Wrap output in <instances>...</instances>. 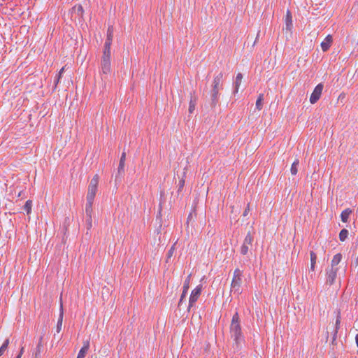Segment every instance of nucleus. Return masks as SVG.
<instances>
[{
  "mask_svg": "<svg viewBox=\"0 0 358 358\" xmlns=\"http://www.w3.org/2000/svg\"><path fill=\"white\" fill-rule=\"evenodd\" d=\"M223 73H219L213 79L211 90L209 92L208 103L212 109H214L220 100V90H222Z\"/></svg>",
  "mask_w": 358,
  "mask_h": 358,
  "instance_id": "1",
  "label": "nucleus"
},
{
  "mask_svg": "<svg viewBox=\"0 0 358 358\" xmlns=\"http://www.w3.org/2000/svg\"><path fill=\"white\" fill-rule=\"evenodd\" d=\"M230 334L231 338H234L236 346L238 347L240 343L243 341L244 336L242 333L240 324V318L238 312H236L232 317L231 322L230 324Z\"/></svg>",
  "mask_w": 358,
  "mask_h": 358,
  "instance_id": "2",
  "label": "nucleus"
},
{
  "mask_svg": "<svg viewBox=\"0 0 358 358\" xmlns=\"http://www.w3.org/2000/svg\"><path fill=\"white\" fill-rule=\"evenodd\" d=\"M98 184L99 176L96 174L90 180L88 186L87 194L86 197L87 203L85 206L92 207L94 199L98 189Z\"/></svg>",
  "mask_w": 358,
  "mask_h": 358,
  "instance_id": "3",
  "label": "nucleus"
},
{
  "mask_svg": "<svg viewBox=\"0 0 358 358\" xmlns=\"http://www.w3.org/2000/svg\"><path fill=\"white\" fill-rule=\"evenodd\" d=\"M242 276L243 271L239 268H236L234 271L233 279L231 283V289L238 294L241 293Z\"/></svg>",
  "mask_w": 358,
  "mask_h": 358,
  "instance_id": "4",
  "label": "nucleus"
},
{
  "mask_svg": "<svg viewBox=\"0 0 358 358\" xmlns=\"http://www.w3.org/2000/svg\"><path fill=\"white\" fill-rule=\"evenodd\" d=\"M202 290V285H199L196 286V288H194L191 293L189 299V306H188V311L190 310L191 308H192L196 301L198 300L199 297L200 296L201 294Z\"/></svg>",
  "mask_w": 358,
  "mask_h": 358,
  "instance_id": "5",
  "label": "nucleus"
},
{
  "mask_svg": "<svg viewBox=\"0 0 358 358\" xmlns=\"http://www.w3.org/2000/svg\"><path fill=\"white\" fill-rule=\"evenodd\" d=\"M101 69L103 74L110 72V55L103 54L101 59Z\"/></svg>",
  "mask_w": 358,
  "mask_h": 358,
  "instance_id": "6",
  "label": "nucleus"
},
{
  "mask_svg": "<svg viewBox=\"0 0 358 358\" xmlns=\"http://www.w3.org/2000/svg\"><path fill=\"white\" fill-rule=\"evenodd\" d=\"M253 242V237L250 233L248 231L246 236L245 237L243 243L241 247V253L243 255H245L248 254L249 250V246H251Z\"/></svg>",
  "mask_w": 358,
  "mask_h": 358,
  "instance_id": "7",
  "label": "nucleus"
},
{
  "mask_svg": "<svg viewBox=\"0 0 358 358\" xmlns=\"http://www.w3.org/2000/svg\"><path fill=\"white\" fill-rule=\"evenodd\" d=\"M323 90V85L322 83L318 84L314 89L310 97V102L312 104L315 103L321 96L322 92Z\"/></svg>",
  "mask_w": 358,
  "mask_h": 358,
  "instance_id": "8",
  "label": "nucleus"
},
{
  "mask_svg": "<svg viewBox=\"0 0 358 358\" xmlns=\"http://www.w3.org/2000/svg\"><path fill=\"white\" fill-rule=\"evenodd\" d=\"M338 268H327L326 271L327 280L326 283L329 285H332L336 280L337 272Z\"/></svg>",
  "mask_w": 358,
  "mask_h": 358,
  "instance_id": "9",
  "label": "nucleus"
},
{
  "mask_svg": "<svg viewBox=\"0 0 358 358\" xmlns=\"http://www.w3.org/2000/svg\"><path fill=\"white\" fill-rule=\"evenodd\" d=\"M93 212L92 207L91 206H85V215H86V228L87 230H90L92 227V214Z\"/></svg>",
  "mask_w": 358,
  "mask_h": 358,
  "instance_id": "10",
  "label": "nucleus"
},
{
  "mask_svg": "<svg viewBox=\"0 0 358 358\" xmlns=\"http://www.w3.org/2000/svg\"><path fill=\"white\" fill-rule=\"evenodd\" d=\"M190 277H191L190 275H188V277L187 278V279L185 280V281L184 282V285L182 287V293L180 296V299L179 303H178V306H181L182 301L184 299H185V298H186V295H187L188 289H189Z\"/></svg>",
  "mask_w": 358,
  "mask_h": 358,
  "instance_id": "11",
  "label": "nucleus"
},
{
  "mask_svg": "<svg viewBox=\"0 0 358 358\" xmlns=\"http://www.w3.org/2000/svg\"><path fill=\"white\" fill-rule=\"evenodd\" d=\"M124 173V163L119 162V166L117 169V173L115 176V182H120L122 181V178H123Z\"/></svg>",
  "mask_w": 358,
  "mask_h": 358,
  "instance_id": "12",
  "label": "nucleus"
},
{
  "mask_svg": "<svg viewBox=\"0 0 358 358\" xmlns=\"http://www.w3.org/2000/svg\"><path fill=\"white\" fill-rule=\"evenodd\" d=\"M332 42V36L331 35L327 36L324 40L321 43L322 50L324 52L327 51L329 49L330 46L331 45Z\"/></svg>",
  "mask_w": 358,
  "mask_h": 358,
  "instance_id": "13",
  "label": "nucleus"
},
{
  "mask_svg": "<svg viewBox=\"0 0 358 358\" xmlns=\"http://www.w3.org/2000/svg\"><path fill=\"white\" fill-rule=\"evenodd\" d=\"M286 30L291 31L292 29V17L290 10H287L285 15Z\"/></svg>",
  "mask_w": 358,
  "mask_h": 358,
  "instance_id": "14",
  "label": "nucleus"
},
{
  "mask_svg": "<svg viewBox=\"0 0 358 358\" xmlns=\"http://www.w3.org/2000/svg\"><path fill=\"white\" fill-rule=\"evenodd\" d=\"M341 259L342 255L341 253L335 255L331 260L330 268H338L337 266L341 262Z\"/></svg>",
  "mask_w": 358,
  "mask_h": 358,
  "instance_id": "15",
  "label": "nucleus"
},
{
  "mask_svg": "<svg viewBox=\"0 0 358 358\" xmlns=\"http://www.w3.org/2000/svg\"><path fill=\"white\" fill-rule=\"evenodd\" d=\"M243 78V75L241 73H238L236 77L235 81L234 83V93H237L239 89V86L241 83V80Z\"/></svg>",
  "mask_w": 358,
  "mask_h": 358,
  "instance_id": "16",
  "label": "nucleus"
},
{
  "mask_svg": "<svg viewBox=\"0 0 358 358\" xmlns=\"http://www.w3.org/2000/svg\"><path fill=\"white\" fill-rule=\"evenodd\" d=\"M63 315H64L63 306H62V304H61L59 316V318L57 320V333H59L62 329Z\"/></svg>",
  "mask_w": 358,
  "mask_h": 358,
  "instance_id": "17",
  "label": "nucleus"
},
{
  "mask_svg": "<svg viewBox=\"0 0 358 358\" xmlns=\"http://www.w3.org/2000/svg\"><path fill=\"white\" fill-rule=\"evenodd\" d=\"M196 96L191 93V98L189 101V113H192L195 110V106L196 104Z\"/></svg>",
  "mask_w": 358,
  "mask_h": 358,
  "instance_id": "18",
  "label": "nucleus"
},
{
  "mask_svg": "<svg viewBox=\"0 0 358 358\" xmlns=\"http://www.w3.org/2000/svg\"><path fill=\"white\" fill-rule=\"evenodd\" d=\"M42 339H43V338L41 337L39 339L38 343L36 346V351L34 352L35 358H41V353L43 350V345L42 344Z\"/></svg>",
  "mask_w": 358,
  "mask_h": 358,
  "instance_id": "19",
  "label": "nucleus"
},
{
  "mask_svg": "<svg viewBox=\"0 0 358 358\" xmlns=\"http://www.w3.org/2000/svg\"><path fill=\"white\" fill-rule=\"evenodd\" d=\"M73 12L79 17H83L84 14V9L81 5L75 6L72 8Z\"/></svg>",
  "mask_w": 358,
  "mask_h": 358,
  "instance_id": "20",
  "label": "nucleus"
},
{
  "mask_svg": "<svg viewBox=\"0 0 358 358\" xmlns=\"http://www.w3.org/2000/svg\"><path fill=\"white\" fill-rule=\"evenodd\" d=\"M89 343L87 342L79 351L77 358H85L89 350Z\"/></svg>",
  "mask_w": 358,
  "mask_h": 358,
  "instance_id": "21",
  "label": "nucleus"
},
{
  "mask_svg": "<svg viewBox=\"0 0 358 358\" xmlns=\"http://www.w3.org/2000/svg\"><path fill=\"white\" fill-rule=\"evenodd\" d=\"M352 213V210L347 208L344 210L341 214V219L342 222H347L350 215Z\"/></svg>",
  "mask_w": 358,
  "mask_h": 358,
  "instance_id": "22",
  "label": "nucleus"
},
{
  "mask_svg": "<svg viewBox=\"0 0 358 358\" xmlns=\"http://www.w3.org/2000/svg\"><path fill=\"white\" fill-rule=\"evenodd\" d=\"M341 321V313H340V311H338L337 315H336V322H335L334 331V336H337L338 331L340 328Z\"/></svg>",
  "mask_w": 358,
  "mask_h": 358,
  "instance_id": "23",
  "label": "nucleus"
},
{
  "mask_svg": "<svg viewBox=\"0 0 358 358\" xmlns=\"http://www.w3.org/2000/svg\"><path fill=\"white\" fill-rule=\"evenodd\" d=\"M112 43V40L110 38H106L104 43V48L103 51V54L110 55V45Z\"/></svg>",
  "mask_w": 358,
  "mask_h": 358,
  "instance_id": "24",
  "label": "nucleus"
},
{
  "mask_svg": "<svg viewBox=\"0 0 358 358\" xmlns=\"http://www.w3.org/2000/svg\"><path fill=\"white\" fill-rule=\"evenodd\" d=\"M264 94H259L256 101V108L259 110H262L263 107Z\"/></svg>",
  "mask_w": 358,
  "mask_h": 358,
  "instance_id": "25",
  "label": "nucleus"
},
{
  "mask_svg": "<svg viewBox=\"0 0 358 358\" xmlns=\"http://www.w3.org/2000/svg\"><path fill=\"white\" fill-rule=\"evenodd\" d=\"M310 255V269L312 271H314L315 266L316 264V260H317V255L313 251H311Z\"/></svg>",
  "mask_w": 358,
  "mask_h": 358,
  "instance_id": "26",
  "label": "nucleus"
},
{
  "mask_svg": "<svg viewBox=\"0 0 358 358\" xmlns=\"http://www.w3.org/2000/svg\"><path fill=\"white\" fill-rule=\"evenodd\" d=\"M348 231L346 229H343L339 233V240L342 242L345 241L348 236Z\"/></svg>",
  "mask_w": 358,
  "mask_h": 358,
  "instance_id": "27",
  "label": "nucleus"
},
{
  "mask_svg": "<svg viewBox=\"0 0 358 358\" xmlns=\"http://www.w3.org/2000/svg\"><path fill=\"white\" fill-rule=\"evenodd\" d=\"M299 164V159H296L292 164V166H291V173L292 175H296L297 172H298V166Z\"/></svg>",
  "mask_w": 358,
  "mask_h": 358,
  "instance_id": "28",
  "label": "nucleus"
},
{
  "mask_svg": "<svg viewBox=\"0 0 358 358\" xmlns=\"http://www.w3.org/2000/svg\"><path fill=\"white\" fill-rule=\"evenodd\" d=\"M32 201L27 200L23 206V209L26 211L27 215H29L31 212Z\"/></svg>",
  "mask_w": 358,
  "mask_h": 358,
  "instance_id": "29",
  "label": "nucleus"
},
{
  "mask_svg": "<svg viewBox=\"0 0 358 358\" xmlns=\"http://www.w3.org/2000/svg\"><path fill=\"white\" fill-rule=\"evenodd\" d=\"M8 345H9V339L6 338L3 341L2 345L0 347V357L2 356L3 355V353L5 352V351L8 349Z\"/></svg>",
  "mask_w": 358,
  "mask_h": 358,
  "instance_id": "30",
  "label": "nucleus"
},
{
  "mask_svg": "<svg viewBox=\"0 0 358 358\" xmlns=\"http://www.w3.org/2000/svg\"><path fill=\"white\" fill-rule=\"evenodd\" d=\"M176 243H175L171 247V248L169 250L168 252H167V259H166V262H168L169 259H171L172 257V256L173 255V253L175 252V250H176Z\"/></svg>",
  "mask_w": 358,
  "mask_h": 358,
  "instance_id": "31",
  "label": "nucleus"
},
{
  "mask_svg": "<svg viewBox=\"0 0 358 358\" xmlns=\"http://www.w3.org/2000/svg\"><path fill=\"white\" fill-rule=\"evenodd\" d=\"M184 186H185V179L182 178L178 182V193L182 192Z\"/></svg>",
  "mask_w": 358,
  "mask_h": 358,
  "instance_id": "32",
  "label": "nucleus"
},
{
  "mask_svg": "<svg viewBox=\"0 0 358 358\" xmlns=\"http://www.w3.org/2000/svg\"><path fill=\"white\" fill-rule=\"evenodd\" d=\"M113 41V28L109 27L107 31V38Z\"/></svg>",
  "mask_w": 358,
  "mask_h": 358,
  "instance_id": "33",
  "label": "nucleus"
},
{
  "mask_svg": "<svg viewBox=\"0 0 358 358\" xmlns=\"http://www.w3.org/2000/svg\"><path fill=\"white\" fill-rule=\"evenodd\" d=\"M64 71V68L62 67L61 69V70L59 71V74H58V78H57V80L55 81V85H57V84L59 83V80L61 78L62 75L63 74Z\"/></svg>",
  "mask_w": 358,
  "mask_h": 358,
  "instance_id": "34",
  "label": "nucleus"
},
{
  "mask_svg": "<svg viewBox=\"0 0 358 358\" xmlns=\"http://www.w3.org/2000/svg\"><path fill=\"white\" fill-rule=\"evenodd\" d=\"M125 159H126V153L125 152H122V155H121V157H120V162L124 163Z\"/></svg>",
  "mask_w": 358,
  "mask_h": 358,
  "instance_id": "35",
  "label": "nucleus"
},
{
  "mask_svg": "<svg viewBox=\"0 0 358 358\" xmlns=\"http://www.w3.org/2000/svg\"><path fill=\"white\" fill-rule=\"evenodd\" d=\"M249 211H250V208H249V204H248V206H247V208L245 209V210H244V212H243V216H246V215H248V214Z\"/></svg>",
  "mask_w": 358,
  "mask_h": 358,
  "instance_id": "36",
  "label": "nucleus"
},
{
  "mask_svg": "<svg viewBox=\"0 0 358 358\" xmlns=\"http://www.w3.org/2000/svg\"><path fill=\"white\" fill-rule=\"evenodd\" d=\"M336 336H334V334L333 335L332 342H331L333 345H336Z\"/></svg>",
  "mask_w": 358,
  "mask_h": 358,
  "instance_id": "37",
  "label": "nucleus"
},
{
  "mask_svg": "<svg viewBox=\"0 0 358 358\" xmlns=\"http://www.w3.org/2000/svg\"><path fill=\"white\" fill-rule=\"evenodd\" d=\"M23 352H24V348L22 347L21 349H20V352H19V354L17 355H20V357H21L22 354H23Z\"/></svg>",
  "mask_w": 358,
  "mask_h": 358,
  "instance_id": "38",
  "label": "nucleus"
},
{
  "mask_svg": "<svg viewBox=\"0 0 358 358\" xmlns=\"http://www.w3.org/2000/svg\"><path fill=\"white\" fill-rule=\"evenodd\" d=\"M355 341H356L357 346L358 347V334L355 336Z\"/></svg>",
  "mask_w": 358,
  "mask_h": 358,
  "instance_id": "39",
  "label": "nucleus"
},
{
  "mask_svg": "<svg viewBox=\"0 0 358 358\" xmlns=\"http://www.w3.org/2000/svg\"><path fill=\"white\" fill-rule=\"evenodd\" d=\"M15 358H20V355H17Z\"/></svg>",
  "mask_w": 358,
  "mask_h": 358,
  "instance_id": "40",
  "label": "nucleus"
}]
</instances>
